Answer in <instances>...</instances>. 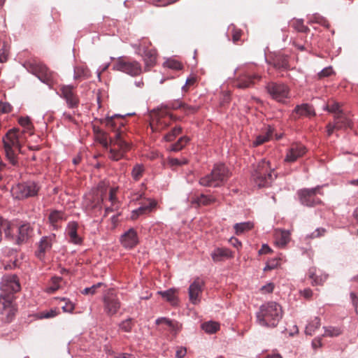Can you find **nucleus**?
I'll use <instances>...</instances> for the list:
<instances>
[{"mask_svg":"<svg viewBox=\"0 0 358 358\" xmlns=\"http://www.w3.org/2000/svg\"><path fill=\"white\" fill-rule=\"evenodd\" d=\"M8 53V49L7 46L5 44H3V48H1V52H0V62L1 63L5 62L7 60Z\"/></svg>","mask_w":358,"mask_h":358,"instance_id":"obj_59","label":"nucleus"},{"mask_svg":"<svg viewBox=\"0 0 358 358\" xmlns=\"http://www.w3.org/2000/svg\"><path fill=\"white\" fill-rule=\"evenodd\" d=\"M164 66L167 67L171 69H173V70H176V71L180 70L182 69V64L180 62H178L176 59H167L164 63Z\"/></svg>","mask_w":358,"mask_h":358,"instance_id":"obj_52","label":"nucleus"},{"mask_svg":"<svg viewBox=\"0 0 358 358\" xmlns=\"http://www.w3.org/2000/svg\"><path fill=\"white\" fill-rule=\"evenodd\" d=\"M15 292H0V314L6 323L11 322L17 310Z\"/></svg>","mask_w":358,"mask_h":358,"instance_id":"obj_6","label":"nucleus"},{"mask_svg":"<svg viewBox=\"0 0 358 358\" xmlns=\"http://www.w3.org/2000/svg\"><path fill=\"white\" fill-rule=\"evenodd\" d=\"M162 321H164V324H166L171 328V331L174 334H177L182 329V324H180L178 321H173L165 317H158L155 320V324L159 325L162 324Z\"/></svg>","mask_w":358,"mask_h":358,"instance_id":"obj_30","label":"nucleus"},{"mask_svg":"<svg viewBox=\"0 0 358 358\" xmlns=\"http://www.w3.org/2000/svg\"><path fill=\"white\" fill-rule=\"evenodd\" d=\"M189 141V138L187 136H182L178 141L171 145L169 150L173 152H178L182 150Z\"/></svg>","mask_w":358,"mask_h":358,"instance_id":"obj_40","label":"nucleus"},{"mask_svg":"<svg viewBox=\"0 0 358 358\" xmlns=\"http://www.w3.org/2000/svg\"><path fill=\"white\" fill-rule=\"evenodd\" d=\"M322 337L315 338L312 341V347L314 349L322 347Z\"/></svg>","mask_w":358,"mask_h":358,"instance_id":"obj_61","label":"nucleus"},{"mask_svg":"<svg viewBox=\"0 0 358 358\" xmlns=\"http://www.w3.org/2000/svg\"><path fill=\"white\" fill-rule=\"evenodd\" d=\"M273 131V130L271 127H266L265 133L257 136L256 140L253 142V145L255 146H258L269 141L272 136Z\"/></svg>","mask_w":358,"mask_h":358,"instance_id":"obj_36","label":"nucleus"},{"mask_svg":"<svg viewBox=\"0 0 358 358\" xmlns=\"http://www.w3.org/2000/svg\"><path fill=\"white\" fill-rule=\"evenodd\" d=\"M48 220L52 228L54 229H58L61 227L62 222L66 220V216L62 211L53 210L50 213Z\"/></svg>","mask_w":358,"mask_h":358,"instance_id":"obj_26","label":"nucleus"},{"mask_svg":"<svg viewBox=\"0 0 358 358\" xmlns=\"http://www.w3.org/2000/svg\"><path fill=\"white\" fill-rule=\"evenodd\" d=\"M65 284L63 279L60 277H52L50 285L49 291H57L59 289H64Z\"/></svg>","mask_w":358,"mask_h":358,"instance_id":"obj_45","label":"nucleus"},{"mask_svg":"<svg viewBox=\"0 0 358 358\" xmlns=\"http://www.w3.org/2000/svg\"><path fill=\"white\" fill-rule=\"evenodd\" d=\"M55 240V235L44 236L41 239L38 250L36 252V255L38 258L42 259L45 257V254L51 250Z\"/></svg>","mask_w":358,"mask_h":358,"instance_id":"obj_18","label":"nucleus"},{"mask_svg":"<svg viewBox=\"0 0 358 358\" xmlns=\"http://www.w3.org/2000/svg\"><path fill=\"white\" fill-rule=\"evenodd\" d=\"M350 299L352 300V303L353 306H355V312L357 314L358 313V310H357L358 297L357 296L355 292H350Z\"/></svg>","mask_w":358,"mask_h":358,"instance_id":"obj_60","label":"nucleus"},{"mask_svg":"<svg viewBox=\"0 0 358 358\" xmlns=\"http://www.w3.org/2000/svg\"><path fill=\"white\" fill-rule=\"evenodd\" d=\"M307 152V148L303 144L294 143L288 148L285 161L289 163H293L298 159L302 157Z\"/></svg>","mask_w":358,"mask_h":358,"instance_id":"obj_14","label":"nucleus"},{"mask_svg":"<svg viewBox=\"0 0 358 358\" xmlns=\"http://www.w3.org/2000/svg\"><path fill=\"white\" fill-rule=\"evenodd\" d=\"M120 241L124 248H134L139 242L137 231L134 228L129 229L120 236Z\"/></svg>","mask_w":358,"mask_h":358,"instance_id":"obj_15","label":"nucleus"},{"mask_svg":"<svg viewBox=\"0 0 358 358\" xmlns=\"http://www.w3.org/2000/svg\"><path fill=\"white\" fill-rule=\"evenodd\" d=\"M325 109L330 113H334V115H338L340 113L343 112L341 109V104L334 100L329 101Z\"/></svg>","mask_w":358,"mask_h":358,"instance_id":"obj_43","label":"nucleus"},{"mask_svg":"<svg viewBox=\"0 0 358 358\" xmlns=\"http://www.w3.org/2000/svg\"><path fill=\"white\" fill-rule=\"evenodd\" d=\"M254 227L253 224L251 222L236 223L234 226L235 234L240 236L246 231H250Z\"/></svg>","mask_w":358,"mask_h":358,"instance_id":"obj_38","label":"nucleus"},{"mask_svg":"<svg viewBox=\"0 0 358 358\" xmlns=\"http://www.w3.org/2000/svg\"><path fill=\"white\" fill-rule=\"evenodd\" d=\"M204 286V282L201 278H196L194 282L190 285L188 291H201Z\"/></svg>","mask_w":358,"mask_h":358,"instance_id":"obj_53","label":"nucleus"},{"mask_svg":"<svg viewBox=\"0 0 358 358\" xmlns=\"http://www.w3.org/2000/svg\"><path fill=\"white\" fill-rule=\"evenodd\" d=\"M161 295L162 298L171 303L173 306L178 304V299L176 295V292H157Z\"/></svg>","mask_w":358,"mask_h":358,"instance_id":"obj_44","label":"nucleus"},{"mask_svg":"<svg viewBox=\"0 0 358 358\" xmlns=\"http://www.w3.org/2000/svg\"><path fill=\"white\" fill-rule=\"evenodd\" d=\"M1 228L4 230L5 237L10 241H13L16 244V238L15 236V233H17V231H14L15 229H17V224L14 223H10L6 220L2 219L0 217V242L2 240V232Z\"/></svg>","mask_w":358,"mask_h":358,"instance_id":"obj_16","label":"nucleus"},{"mask_svg":"<svg viewBox=\"0 0 358 358\" xmlns=\"http://www.w3.org/2000/svg\"><path fill=\"white\" fill-rule=\"evenodd\" d=\"M268 63L277 69H287L289 67L287 57L282 55H275Z\"/></svg>","mask_w":358,"mask_h":358,"instance_id":"obj_28","label":"nucleus"},{"mask_svg":"<svg viewBox=\"0 0 358 358\" xmlns=\"http://www.w3.org/2000/svg\"><path fill=\"white\" fill-rule=\"evenodd\" d=\"M34 73L43 83L50 85L54 78V75L48 67L43 64H37L34 67Z\"/></svg>","mask_w":358,"mask_h":358,"instance_id":"obj_19","label":"nucleus"},{"mask_svg":"<svg viewBox=\"0 0 358 358\" xmlns=\"http://www.w3.org/2000/svg\"><path fill=\"white\" fill-rule=\"evenodd\" d=\"M292 115L294 119H296L301 116L312 117L315 115V113L311 106L303 103L295 107Z\"/></svg>","mask_w":358,"mask_h":358,"instance_id":"obj_23","label":"nucleus"},{"mask_svg":"<svg viewBox=\"0 0 358 358\" xmlns=\"http://www.w3.org/2000/svg\"><path fill=\"white\" fill-rule=\"evenodd\" d=\"M14 231H17L16 244L20 245L28 240L31 232V229L29 224H24L17 225V229H15Z\"/></svg>","mask_w":358,"mask_h":358,"instance_id":"obj_24","label":"nucleus"},{"mask_svg":"<svg viewBox=\"0 0 358 358\" xmlns=\"http://www.w3.org/2000/svg\"><path fill=\"white\" fill-rule=\"evenodd\" d=\"M289 232L285 230L277 231L275 233V243L280 248H284L290 240Z\"/></svg>","mask_w":358,"mask_h":358,"instance_id":"obj_33","label":"nucleus"},{"mask_svg":"<svg viewBox=\"0 0 358 358\" xmlns=\"http://www.w3.org/2000/svg\"><path fill=\"white\" fill-rule=\"evenodd\" d=\"M145 168L143 164H136L132 169L131 177L134 180L138 181L143 176Z\"/></svg>","mask_w":358,"mask_h":358,"instance_id":"obj_42","label":"nucleus"},{"mask_svg":"<svg viewBox=\"0 0 358 358\" xmlns=\"http://www.w3.org/2000/svg\"><path fill=\"white\" fill-rule=\"evenodd\" d=\"M39 190V187L36 183L34 182H28L25 183H18L13 185L10 192L12 196L18 200L24 199L26 198L36 196Z\"/></svg>","mask_w":358,"mask_h":358,"instance_id":"obj_8","label":"nucleus"},{"mask_svg":"<svg viewBox=\"0 0 358 358\" xmlns=\"http://www.w3.org/2000/svg\"><path fill=\"white\" fill-rule=\"evenodd\" d=\"M308 278L313 285H322L327 280L328 275L318 271L315 267H311L308 273Z\"/></svg>","mask_w":358,"mask_h":358,"instance_id":"obj_21","label":"nucleus"},{"mask_svg":"<svg viewBox=\"0 0 358 358\" xmlns=\"http://www.w3.org/2000/svg\"><path fill=\"white\" fill-rule=\"evenodd\" d=\"M309 22H310V23L320 24L326 28H329L330 26L329 22L324 17H322L318 14L313 15L310 17Z\"/></svg>","mask_w":358,"mask_h":358,"instance_id":"obj_49","label":"nucleus"},{"mask_svg":"<svg viewBox=\"0 0 358 358\" xmlns=\"http://www.w3.org/2000/svg\"><path fill=\"white\" fill-rule=\"evenodd\" d=\"M282 307L276 302L271 301L262 304L256 313L257 322L262 327H275L282 318Z\"/></svg>","mask_w":358,"mask_h":358,"instance_id":"obj_2","label":"nucleus"},{"mask_svg":"<svg viewBox=\"0 0 358 358\" xmlns=\"http://www.w3.org/2000/svg\"><path fill=\"white\" fill-rule=\"evenodd\" d=\"M290 25L299 32L307 33L310 31L309 28L303 24V20H293L291 21Z\"/></svg>","mask_w":358,"mask_h":358,"instance_id":"obj_47","label":"nucleus"},{"mask_svg":"<svg viewBox=\"0 0 358 358\" xmlns=\"http://www.w3.org/2000/svg\"><path fill=\"white\" fill-rule=\"evenodd\" d=\"M297 194L301 203L309 207L321 203L322 201L317 195H323L321 186L310 189L304 188L299 190Z\"/></svg>","mask_w":358,"mask_h":358,"instance_id":"obj_9","label":"nucleus"},{"mask_svg":"<svg viewBox=\"0 0 358 358\" xmlns=\"http://www.w3.org/2000/svg\"><path fill=\"white\" fill-rule=\"evenodd\" d=\"M58 310L55 309H50L49 310L43 311L40 313L39 318L41 319H48V318H52L57 315Z\"/></svg>","mask_w":358,"mask_h":358,"instance_id":"obj_56","label":"nucleus"},{"mask_svg":"<svg viewBox=\"0 0 358 358\" xmlns=\"http://www.w3.org/2000/svg\"><path fill=\"white\" fill-rule=\"evenodd\" d=\"M175 120L176 118L166 108L160 107L151 111L150 125L153 131H161L166 129L171 121Z\"/></svg>","mask_w":358,"mask_h":358,"instance_id":"obj_7","label":"nucleus"},{"mask_svg":"<svg viewBox=\"0 0 358 358\" xmlns=\"http://www.w3.org/2000/svg\"><path fill=\"white\" fill-rule=\"evenodd\" d=\"M334 121L336 122V127L337 129L350 127L352 124L351 120L346 116L343 112L338 115H334Z\"/></svg>","mask_w":358,"mask_h":358,"instance_id":"obj_32","label":"nucleus"},{"mask_svg":"<svg viewBox=\"0 0 358 358\" xmlns=\"http://www.w3.org/2000/svg\"><path fill=\"white\" fill-rule=\"evenodd\" d=\"M229 30L231 33L232 41L234 43H237L241 41V38L243 35V31L240 29H238L236 26L231 24L229 27Z\"/></svg>","mask_w":358,"mask_h":358,"instance_id":"obj_50","label":"nucleus"},{"mask_svg":"<svg viewBox=\"0 0 358 358\" xmlns=\"http://www.w3.org/2000/svg\"><path fill=\"white\" fill-rule=\"evenodd\" d=\"M324 333L322 336L336 337L341 334L342 331L340 328L336 327H324Z\"/></svg>","mask_w":358,"mask_h":358,"instance_id":"obj_48","label":"nucleus"},{"mask_svg":"<svg viewBox=\"0 0 358 358\" xmlns=\"http://www.w3.org/2000/svg\"><path fill=\"white\" fill-rule=\"evenodd\" d=\"M90 77V71L85 66H78L74 69V78L78 79H87Z\"/></svg>","mask_w":358,"mask_h":358,"instance_id":"obj_37","label":"nucleus"},{"mask_svg":"<svg viewBox=\"0 0 358 358\" xmlns=\"http://www.w3.org/2000/svg\"><path fill=\"white\" fill-rule=\"evenodd\" d=\"M106 124L108 128L114 130V135L110 138L108 157L112 160L118 161L123 158L130 149V144L127 141V135L122 129L124 126V117L120 115L108 117L106 119Z\"/></svg>","mask_w":358,"mask_h":358,"instance_id":"obj_1","label":"nucleus"},{"mask_svg":"<svg viewBox=\"0 0 358 358\" xmlns=\"http://www.w3.org/2000/svg\"><path fill=\"white\" fill-rule=\"evenodd\" d=\"M164 108H166L169 111V109L177 110L181 108L187 114L194 113L198 110V107L189 106L179 100L173 101L165 106H162Z\"/></svg>","mask_w":358,"mask_h":358,"instance_id":"obj_22","label":"nucleus"},{"mask_svg":"<svg viewBox=\"0 0 358 358\" xmlns=\"http://www.w3.org/2000/svg\"><path fill=\"white\" fill-rule=\"evenodd\" d=\"M113 69L131 76H138L141 73V67L139 63L124 57L118 58L114 64Z\"/></svg>","mask_w":358,"mask_h":358,"instance_id":"obj_10","label":"nucleus"},{"mask_svg":"<svg viewBox=\"0 0 358 358\" xmlns=\"http://www.w3.org/2000/svg\"><path fill=\"white\" fill-rule=\"evenodd\" d=\"M216 201V199L212 196L201 194L199 196L192 198L191 203L194 207L200 206H210Z\"/></svg>","mask_w":358,"mask_h":358,"instance_id":"obj_29","label":"nucleus"},{"mask_svg":"<svg viewBox=\"0 0 358 358\" xmlns=\"http://www.w3.org/2000/svg\"><path fill=\"white\" fill-rule=\"evenodd\" d=\"M261 79V76L257 74L250 75L248 73H244L241 75L236 82L234 85L240 89H246L253 86L256 80L259 81Z\"/></svg>","mask_w":358,"mask_h":358,"instance_id":"obj_17","label":"nucleus"},{"mask_svg":"<svg viewBox=\"0 0 358 358\" xmlns=\"http://www.w3.org/2000/svg\"><path fill=\"white\" fill-rule=\"evenodd\" d=\"M157 205V202L155 200L148 199L143 203H142L141 206H140L136 210H134L131 213V219L133 220H136L140 215L146 214L148 212H150L152 208H154Z\"/></svg>","mask_w":358,"mask_h":358,"instance_id":"obj_20","label":"nucleus"},{"mask_svg":"<svg viewBox=\"0 0 358 358\" xmlns=\"http://www.w3.org/2000/svg\"><path fill=\"white\" fill-rule=\"evenodd\" d=\"M334 71L331 67H327L324 68L323 70H322L319 73L318 76L320 78H323L326 77L330 76L331 74H333Z\"/></svg>","mask_w":358,"mask_h":358,"instance_id":"obj_58","label":"nucleus"},{"mask_svg":"<svg viewBox=\"0 0 358 358\" xmlns=\"http://www.w3.org/2000/svg\"><path fill=\"white\" fill-rule=\"evenodd\" d=\"M78 224L76 222H71L68 224L66 232L70 238V241L74 244H80L82 238L78 236L77 231Z\"/></svg>","mask_w":358,"mask_h":358,"instance_id":"obj_27","label":"nucleus"},{"mask_svg":"<svg viewBox=\"0 0 358 358\" xmlns=\"http://www.w3.org/2000/svg\"><path fill=\"white\" fill-rule=\"evenodd\" d=\"M117 188H110L109 191L108 200L111 203L110 206L106 208V213L113 212L117 210L120 207V203L116 196Z\"/></svg>","mask_w":358,"mask_h":358,"instance_id":"obj_31","label":"nucleus"},{"mask_svg":"<svg viewBox=\"0 0 358 358\" xmlns=\"http://www.w3.org/2000/svg\"><path fill=\"white\" fill-rule=\"evenodd\" d=\"M220 328V324L213 321L204 322L201 324V329L207 334H214Z\"/></svg>","mask_w":358,"mask_h":358,"instance_id":"obj_41","label":"nucleus"},{"mask_svg":"<svg viewBox=\"0 0 358 358\" xmlns=\"http://www.w3.org/2000/svg\"><path fill=\"white\" fill-rule=\"evenodd\" d=\"M197 82V78L192 76L186 80L185 85L182 87L183 92H187L189 90L190 87L194 86Z\"/></svg>","mask_w":358,"mask_h":358,"instance_id":"obj_55","label":"nucleus"},{"mask_svg":"<svg viewBox=\"0 0 358 358\" xmlns=\"http://www.w3.org/2000/svg\"><path fill=\"white\" fill-rule=\"evenodd\" d=\"M187 352L185 348H180L176 350V358H182L183 357Z\"/></svg>","mask_w":358,"mask_h":358,"instance_id":"obj_64","label":"nucleus"},{"mask_svg":"<svg viewBox=\"0 0 358 358\" xmlns=\"http://www.w3.org/2000/svg\"><path fill=\"white\" fill-rule=\"evenodd\" d=\"M278 260H272L269 261L266 267L264 268L265 271L274 269L278 266Z\"/></svg>","mask_w":358,"mask_h":358,"instance_id":"obj_62","label":"nucleus"},{"mask_svg":"<svg viewBox=\"0 0 358 358\" xmlns=\"http://www.w3.org/2000/svg\"><path fill=\"white\" fill-rule=\"evenodd\" d=\"M231 173L224 164H215L210 173L200 178L199 183L203 187H217L230 178Z\"/></svg>","mask_w":358,"mask_h":358,"instance_id":"obj_4","label":"nucleus"},{"mask_svg":"<svg viewBox=\"0 0 358 358\" xmlns=\"http://www.w3.org/2000/svg\"><path fill=\"white\" fill-rule=\"evenodd\" d=\"M189 295V299L192 303L196 304L199 301V292H188Z\"/></svg>","mask_w":358,"mask_h":358,"instance_id":"obj_63","label":"nucleus"},{"mask_svg":"<svg viewBox=\"0 0 358 358\" xmlns=\"http://www.w3.org/2000/svg\"><path fill=\"white\" fill-rule=\"evenodd\" d=\"M19 124L23 127L26 131L30 132L33 128L32 124L29 117H20L18 120Z\"/></svg>","mask_w":358,"mask_h":358,"instance_id":"obj_54","label":"nucleus"},{"mask_svg":"<svg viewBox=\"0 0 358 358\" xmlns=\"http://www.w3.org/2000/svg\"><path fill=\"white\" fill-rule=\"evenodd\" d=\"M143 57H144V61H145L146 67H151L156 62V59H157L156 50L154 49L144 50H143Z\"/></svg>","mask_w":358,"mask_h":358,"instance_id":"obj_35","label":"nucleus"},{"mask_svg":"<svg viewBox=\"0 0 358 358\" xmlns=\"http://www.w3.org/2000/svg\"><path fill=\"white\" fill-rule=\"evenodd\" d=\"M133 321H134L133 318L128 317L127 319L122 321L118 324V327L121 331L126 332V333H130V332H131L133 327H134Z\"/></svg>","mask_w":358,"mask_h":358,"instance_id":"obj_46","label":"nucleus"},{"mask_svg":"<svg viewBox=\"0 0 358 358\" xmlns=\"http://www.w3.org/2000/svg\"><path fill=\"white\" fill-rule=\"evenodd\" d=\"M215 262H219L224 258H229L232 257L231 252L227 248H217L211 255Z\"/></svg>","mask_w":358,"mask_h":358,"instance_id":"obj_34","label":"nucleus"},{"mask_svg":"<svg viewBox=\"0 0 358 358\" xmlns=\"http://www.w3.org/2000/svg\"><path fill=\"white\" fill-rule=\"evenodd\" d=\"M21 136L18 129H10L3 138V149L7 159L13 164H17V155L21 150Z\"/></svg>","mask_w":358,"mask_h":358,"instance_id":"obj_3","label":"nucleus"},{"mask_svg":"<svg viewBox=\"0 0 358 358\" xmlns=\"http://www.w3.org/2000/svg\"><path fill=\"white\" fill-rule=\"evenodd\" d=\"M104 310L108 316L117 313L120 308V302L115 292H106L103 296Z\"/></svg>","mask_w":358,"mask_h":358,"instance_id":"obj_13","label":"nucleus"},{"mask_svg":"<svg viewBox=\"0 0 358 358\" xmlns=\"http://www.w3.org/2000/svg\"><path fill=\"white\" fill-rule=\"evenodd\" d=\"M5 287L1 291H20V285L16 275H7L3 279Z\"/></svg>","mask_w":358,"mask_h":358,"instance_id":"obj_25","label":"nucleus"},{"mask_svg":"<svg viewBox=\"0 0 358 358\" xmlns=\"http://www.w3.org/2000/svg\"><path fill=\"white\" fill-rule=\"evenodd\" d=\"M182 132V127L178 126L174 127L169 133L166 134L164 136V139L166 141H173L178 135H179Z\"/></svg>","mask_w":358,"mask_h":358,"instance_id":"obj_51","label":"nucleus"},{"mask_svg":"<svg viewBox=\"0 0 358 358\" xmlns=\"http://www.w3.org/2000/svg\"><path fill=\"white\" fill-rule=\"evenodd\" d=\"M326 232H327V231L324 228L320 227V228L316 229L313 232H312L309 235V237L310 238H320V237L324 236Z\"/></svg>","mask_w":358,"mask_h":358,"instance_id":"obj_57","label":"nucleus"},{"mask_svg":"<svg viewBox=\"0 0 358 358\" xmlns=\"http://www.w3.org/2000/svg\"><path fill=\"white\" fill-rule=\"evenodd\" d=\"M60 96L62 97L69 108H76L79 105V98L72 85H61L59 88Z\"/></svg>","mask_w":358,"mask_h":358,"instance_id":"obj_12","label":"nucleus"},{"mask_svg":"<svg viewBox=\"0 0 358 358\" xmlns=\"http://www.w3.org/2000/svg\"><path fill=\"white\" fill-rule=\"evenodd\" d=\"M268 93L279 102H283L289 97V88L283 83H270L266 86Z\"/></svg>","mask_w":358,"mask_h":358,"instance_id":"obj_11","label":"nucleus"},{"mask_svg":"<svg viewBox=\"0 0 358 358\" xmlns=\"http://www.w3.org/2000/svg\"><path fill=\"white\" fill-rule=\"evenodd\" d=\"M276 177L275 168L271 167L270 162L266 159H262L258 163L252 173V178L259 187L270 185Z\"/></svg>","mask_w":358,"mask_h":358,"instance_id":"obj_5","label":"nucleus"},{"mask_svg":"<svg viewBox=\"0 0 358 358\" xmlns=\"http://www.w3.org/2000/svg\"><path fill=\"white\" fill-rule=\"evenodd\" d=\"M320 327V319L315 317L311 322H310L306 327L305 333L306 335H313L316 329Z\"/></svg>","mask_w":358,"mask_h":358,"instance_id":"obj_39","label":"nucleus"}]
</instances>
